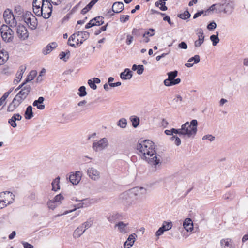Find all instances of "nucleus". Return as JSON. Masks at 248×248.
<instances>
[{"label": "nucleus", "mask_w": 248, "mask_h": 248, "mask_svg": "<svg viewBox=\"0 0 248 248\" xmlns=\"http://www.w3.org/2000/svg\"><path fill=\"white\" fill-rule=\"evenodd\" d=\"M138 154L141 158L146 160L149 164L156 166L161 163L155 150L154 143L149 140H143L137 146Z\"/></svg>", "instance_id": "f257e3e1"}, {"label": "nucleus", "mask_w": 248, "mask_h": 248, "mask_svg": "<svg viewBox=\"0 0 248 248\" xmlns=\"http://www.w3.org/2000/svg\"><path fill=\"white\" fill-rule=\"evenodd\" d=\"M198 122L193 119L190 123L186 122L181 125L183 137L194 138L197 132Z\"/></svg>", "instance_id": "f03ea898"}, {"label": "nucleus", "mask_w": 248, "mask_h": 248, "mask_svg": "<svg viewBox=\"0 0 248 248\" xmlns=\"http://www.w3.org/2000/svg\"><path fill=\"white\" fill-rule=\"evenodd\" d=\"M1 37L6 42H12L14 39V31L6 25H2L0 29Z\"/></svg>", "instance_id": "7ed1b4c3"}, {"label": "nucleus", "mask_w": 248, "mask_h": 248, "mask_svg": "<svg viewBox=\"0 0 248 248\" xmlns=\"http://www.w3.org/2000/svg\"><path fill=\"white\" fill-rule=\"evenodd\" d=\"M41 11L43 13L42 17L45 19L50 17L52 11V5L48 0H43L41 6Z\"/></svg>", "instance_id": "20e7f679"}, {"label": "nucleus", "mask_w": 248, "mask_h": 248, "mask_svg": "<svg viewBox=\"0 0 248 248\" xmlns=\"http://www.w3.org/2000/svg\"><path fill=\"white\" fill-rule=\"evenodd\" d=\"M23 18L26 23L30 27L31 29L34 30L36 28L37 26V19L31 12H27Z\"/></svg>", "instance_id": "39448f33"}, {"label": "nucleus", "mask_w": 248, "mask_h": 248, "mask_svg": "<svg viewBox=\"0 0 248 248\" xmlns=\"http://www.w3.org/2000/svg\"><path fill=\"white\" fill-rule=\"evenodd\" d=\"M3 18L5 22L10 26H16L17 24L15 16L11 10L9 9L5 10L3 13Z\"/></svg>", "instance_id": "423d86ee"}, {"label": "nucleus", "mask_w": 248, "mask_h": 248, "mask_svg": "<svg viewBox=\"0 0 248 248\" xmlns=\"http://www.w3.org/2000/svg\"><path fill=\"white\" fill-rule=\"evenodd\" d=\"M108 146V141L106 138H102L98 141L93 143L92 148L95 152L102 151L107 148Z\"/></svg>", "instance_id": "0eeeda50"}, {"label": "nucleus", "mask_w": 248, "mask_h": 248, "mask_svg": "<svg viewBox=\"0 0 248 248\" xmlns=\"http://www.w3.org/2000/svg\"><path fill=\"white\" fill-rule=\"evenodd\" d=\"M70 182L74 185H78L81 178V172L80 171H77L75 173L71 172L69 177Z\"/></svg>", "instance_id": "6e6552de"}, {"label": "nucleus", "mask_w": 248, "mask_h": 248, "mask_svg": "<svg viewBox=\"0 0 248 248\" xmlns=\"http://www.w3.org/2000/svg\"><path fill=\"white\" fill-rule=\"evenodd\" d=\"M87 175L93 180L96 181L100 177V172L93 167L89 168L87 171Z\"/></svg>", "instance_id": "1a4fd4ad"}, {"label": "nucleus", "mask_w": 248, "mask_h": 248, "mask_svg": "<svg viewBox=\"0 0 248 248\" xmlns=\"http://www.w3.org/2000/svg\"><path fill=\"white\" fill-rule=\"evenodd\" d=\"M172 227V224L171 222H167L164 221L163 225L160 227L155 233V235L159 237L163 234L164 232L170 230Z\"/></svg>", "instance_id": "9d476101"}, {"label": "nucleus", "mask_w": 248, "mask_h": 248, "mask_svg": "<svg viewBox=\"0 0 248 248\" xmlns=\"http://www.w3.org/2000/svg\"><path fill=\"white\" fill-rule=\"evenodd\" d=\"M17 33L19 38L25 40L29 36V33L26 28L22 25H19L17 28Z\"/></svg>", "instance_id": "9b49d317"}, {"label": "nucleus", "mask_w": 248, "mask_h": 248, "mask_svg": "<svg viewBox=\"0 0 248 248\" xmlns=\"http://www.w3.org/2000/svg\"><path fill=\"white\" fill-rule=\"evenodd\" d=\"M77 44L78 45L80 44H82L84 41L89 38L90 36V34L87 31H78L77 32Z\"/></svg>", "instance_id": "f8f14e48"}, {"label": "nucleus", "mask_w": 248, "mask_h": 248, "mask_svg": "<svg viewBox=\"0 0 248 248\" xmlns=\"http://www.w3.org/2000/svg\"><path fill=\"white\" fill-rule=\"evenodd\" d=\"M198 33L201 34V35H199L198 39L194 42V46L196 47L200 46L203 44L204 40V35L203 30L202 29L198 30Z\"/></svg>", "instance_id": "ddd939ff"}, {"label": "nucleus", "mask_w": 248, "mask_h": 248, "mask_svg": "<svg viewBox=\"0 0 248 248\" xmlns=\"http://www.w3.org/2000/svg\"><path fill=\"white\" fill-rule=\"evenodd\" d=\"M128 225V223H124L123 222L120 221L117 223L115 227H118V230L121 233H125L129 231L127 227Z\"/></svg>", "instance_id": "4468645a"}, {"label": "nucleus", "mask_w": 248, "mask_h": 248, "mask_svg": "<svg viewBox=\"0 0 248 248\" xmlns=\"http://www.w3.org/2000/svg\"><path fill=\"white\" fill-rule=\"evenodd\" d=\"M124 9V5L122 2H115L112 7V11L114 13H119Z\"/></svg>", "instance_id": "2eb2a0df"}, {"label": "nucleus", "mask_w": 248, "mask_h": 248, "mask_svg": "<svg viewBox=\"0 0 248 248\" xmlns=\"http://www.w3.org/2000/svg\"><path fill=\"white\" fill-rule=\"evenodd\" d=\"M45 98L43 97H39L37 100H35L33 102V106L36 107L38 109L43 110L45 108V105L43 104Z\"/></svg>", "instance_id": "dca6fc26"}, {"label": "nucleus", "mask_w": 248, "mask_h": 248, "mask_svg": "<svg viewBox=\"0 0 248 248\" xmlns=\"http://www.w3.org/2000/svg\"><path fill=\"white\" fill-rule=\"evenodd\" d=\"M132 76V71L128 68L125 69L124 71L120 74V78L123 80L130 79Z\"/></svg>", "instance_id": "f3484780"}, {"label": "nucleus", "mask_w": 248, "mask_h": 248, "mask_svg": "<svg viewBox=\"0 0 248 248\" xmlns=\"http://www.w3.org/2000/svg\"><path fill=\"white\" fill-rule=\"evenodd\" d=\"M200 61V56L198 55H195L193 57L189 58L187 61L188 63H186L185 66L187 67H191L193 66V64L191 63V62L194 61V63L197 64Z\"/></svg>", "instance_id": "a211bd4d"}, {"label": "nucleus", "mask_w": 248, "mask_h": 248, "mask_svg": "<svg viewBox=\"0 0 248 248\" xmlns=\"http://www.w3.org/2000/svg\"><path fill=\"white\" fill-rule=\"evenodd\" d=\"M57 46V44L56 42H52L50 44H48L45 48L43 49V53L44 55L49 54L51 52L53 49L56 48Z\"/></svg>", "instance_id": "6ab92c4d"}, {"label": "nucleus", "mask_w": 248, "mask_h": 248, "mask_svg": "<svg viewBox=\"0 0 248 248\" xmlns=\"http://www.w3.org/2000/svg\"><path fill=\"white\" fill-rule=\"evenodd\" d=\"M26 69V67L25 65H21L20 66L19 70L16 74V78L14 80V82L18 83L20 81Z\"/></svg>", "instance_id": "aec40b11"}, {"label": "nucleus", "mask_w": 248, "mask_h": 248, "mask_svg": "<svg viewBox=\"0 0 248 248\" xmlns=\"http://www.w3.org/2000/svg\"><path fill=\"white\" fill-rule=\"evenodd\" d=\"M227 5L226 7H223V8L221 9V12H224V13L230 15L231 14L233 11L234 9V4L232 2H231L230 3H227Z\"/></svg>", "instance_id": "412c9836"}, {"label": "nucleus", "mask_w": 248, "mask_h": 248, "mask_svg": "<svg viewBox=\"0 0 248 248\" xmlns=\"http://www.w3.org/2000/svg\"><path fill=\"white\" fill-rule=\"evenodd\" d=\"M8 58L9 55L7 51L3 49L0 51V65L4 64Z\"/></svg>", "instance_id": "4be33fe9"}, {"label": "nucleus", "mask_w": 248, "mask_h": 248, "mask_svg": "<svg viewBox=\"0 0 248 248\" xmlns=\"http://www.w3.org/2000/svg\"><path fill=\"white\" fill-rule=\"evenodd\" d=\"M183 226L187 231H191L193 230V222L190 218H186L183 222Z\"/></svg>", "instance_id": "5701e85b"}, {"label": "nucleus", "mask_w": 248, "mask_h": 248, "mask_svg": "<svg viewBox=\"0 0 248 248\" xmlns=\"http://www.w3.org/2000/svg\"><path fill=\"white\" fill-rule=\"evenodd\" d=\"M31 91V87L29 85H26L24 86L21 90L18 93L21 96H22L25 99L29 94Z\"/></svg>", "instance_id": "b1692460"}, {"label": "nucleus", "mask_w": 248, "mask_h": 248, "mask_svg": "<svg viewBox=\"0 0 248 248\" xmlns=\"http://www.w3.org/2000/svg\"><path fill=\"white\" fill-rule=\"evenodd\" d=\"M220 244L223 248H234L230 239H223L220 241Z\"/></svg>", "instance_id": "393cba45"}, {"label": "nucleus", "mask_w": 248, "mask_h": 248, "mask_svg": "<svg viewBox=\"0 0 248 248\" xmlns=\"http://www.w3.org/2000/svg\"><path fill=\"white\" fill-rule=\"evenodd\" d=\"M24 115L25 118L28 120L31 119L33 116L32 106H29L27 107Z\"/></svg>", "instance_id": "a878e982"}, {"label": "nucleus", "mask_w": 248, "mask_h": 248, "mask_svg": "<svg viewBox=\"0 0 248 248\" xmlns=\"http://www.w3.org/2000/svg\"><path fill=\"white\" fill-rule=\"evenodd\" d=\"M85 232V230H83V228L80 226L78 227L73 232V237L75 238L79 237Z\"/></svg>", "instance_id": "bb28decb"}, {"label": "nucleus", "mask_w": 248, "mask_h": 248, "mask_svg": "<svg viewBox=\"0 0 248 248\" xmlns=\"http://www.w3.org/2000/svg\"><path fill=\"white\" fill-rule=\"evenodd\" d=\"M60 177H56L52 182V190L54 191H56L57 190L59 189L60 188Z\"/></svg>", "instance_id": "cd10ccee"}, {"label": "nucleus", "mask_w": 248, "mask_h": 248, "mask_svg": "<svg viewBox=\"0 0 248 248\" xmlns=\"http://www.w3.org/2000/svg\"><path fill=\"white\" fill-rule=\"evenodd\" d=\"M15 12V17H20L24 16L23 9L20 6H16L15 7L14 9Z\"/></svg>", "instance_id": "c85d7f7f"}, {"label": "nucleus", "mask_w": 248, "mask_h": 248, "mask_svg": "<svg viewBox=\"0 0 248 248\" xmlns=\"http://www.w3.org/2000/svg\"><path fill=\"white\" fill-rule=\"evenodd\" d=\"M130 120L132 122V124L133 127L136 128L140 124V118L136 116H132L130 118Z\"/></svg>", "instance_id": "c756f323"}, {"label": "nucleus", "mask_w": 248, "mask_h": 248, "mask_svg": "<svg viewBox=\"0 0 248 248\" xmlns=\"http://www.w3.org/2000/svg\"><path fill=\"white\" fill-rule=\"evenodd\" d=\"M25 99L22 96H21L18 93L16 95V96L13 99V103H16L19 106L20 104Z\"/></svg>", "instance_id": "7c9ffc66"}, {"label": "nucleus", "mask_w": 248, "mask_h": 248, "mask_svg": "<svg viewBox=\"0 0 248 248\" xmlns=\"http://www.w3.org/2000/svg\"><path fill=\"white\" fill-rule=\"evenodd\" d=\"M93 220L92 218H90L89 219H88L87 221L82 224L81 226L83 228H84V230H85V231L86 230L88 229V228H90L92 226V225L93 224Z\"/></svg>", "instance_id": "2f4dec72"}, {"label": "nucleus", "mask_w": 248, "mask_h": 248, "mask_svg": "<svg viewBox=\"0 0 248 248\" xmlns=\"http://www.w3.org/2000/svg\"><path fill=\"white\" fill-rule=\"evenodd\" d=\"M121 216L118 213H114L110 215L108 218V220L109 222L113 223L117 220L119 219Z\"/></svg>", "instance_id": "473e14b6"}, {"label": "nucleus", "mask_w": 248, "mask_h": 248, "mask_svg": "<svg viewBox=\"0 0 248 248\" xmlns=\"http://www.w3.org/2000/svg\"><path fill=\"white\" fill-rule=\"evenodd\" d=\"M216 35H212L210 37V39L212 42L213 46H216L217 44L219 42V39L218 38V32H216Z\"/></svg>", "instance_id": "72a5a7b5"}, {"label": "nucleus", "mask_w": 248, "mask_h": 248, "mask_svg": "<svg viewBox=\"0 0 248 248\" xmlns=\"http://www.w3.org/2000/svg\"><path fill=\"white\" fill-rule=\"evenodd\" d=\"M70 54V52L69 51H67L66 52L62 51L59 54L60 58L66 62L69 59Z\"/></svg>", "instance_id": "f704fd0d"}, {"label": "nucleus", "mask_w": 248, "mask_h": 248, "mask_svg": "<svg viewBox=\"0 0 248 248\" xmlns=\"http://www.w3.org/2000/svg\"><path fill=\"white\" fill-rule=\"evenodd\" d=\"M190 16L189 12L187 10H186L184 11L183 13L178 14V17L182 19L186 20L189 18L190 17Z\"/></svg>", "instance_id": "c9c22d12"}, {"label": "nucleus", "mask_w": 248, "mask_h": 248, "mask_svg": "<svg viewBox=\"0 0 248 248\" xmlns=\"http://www.w3.org/2000/svg\"><path fill=\"white\" fill-rule=\"evenodd\" d=\"M19 105L16 103H13V100L12 101L11 103L9 105L7 108V111L8 112H13L15 109H16Z\"/></svg>", "instance_id": "e433bc0d"}, {"label": "nucleus", "mask_w": 248, "mask_h": 248, "mask_svg": "<svg viewBox=\"0 0 248 248\" xmlns=\"http://www.w3.org/2000/svg\"><path fill=\"white\" fill-rule=\"evenodd\" d=\"M231 2V0H221V2L219 3V7L218 8V11L219 12H221V9L223 8V7H226L227 5V3H230Z\"/></svg>", "instance_id": "4c0bfd02"}, {"label": "nucleus", "mask_w": 248, "mask_h": 248, "mask_svg": "<svg viewBox=\"0 0 248 248\" xmlns=\"http://www.w3.org/2000/svg\"><path fill=\"white\" fill-rule=\"evenodd\" d=\"M37 72L36 71H31L30 73V74L28 75L27 78H26L25 81L26 82H28L34 79L36 75Z\"/></svg>", "instance_id": "58836bf2"}, {"label": "nucleus", "mask_w": 248, "mask_h": 248, "mask_svg": "<svg viewBox=\"0 0 248 248\" xmlns=\"http://www.w3.org/2000/svg\"><path fill=\"white\" fill-rule=\"evenodd\" d=\"M6 194H9L10 196L12 198L13 200H14V197H15V195L12 192L7 191L1 192L0 193V199L6 200L5 198V195Z\"/></svg>", "instance_id": "ea45409f"}, {"label": "nucleus", "mask_w": 248, "mask_h": 248, "mask_svg": "<svg viewBox=\"0 0 248 248\" xmlns=\"http://www.w3.org/2000/svg\"><path fill=\"white\" fill-rule=\"evenodd\" d=\"M118 126L122 128H124L127 125V120L125 118H121L119 120L117 124Z\"/></svg>", "instance_id": "a19ab883"}, {"label": "nucleus", "mask_w": 248, "mask_h": 248, "mask_svg": "<svg viewBox=\"0 0 248 248\" xmlns=\"http://www.w3.org/2000/svg\"><path fill=\"white\" fill-rule=\"evenodd\" d=\"M79 92L78 94L80 97H84L87 95L86 88L84 86H82L78 89Z\"/></svg>", "instance_id": "79ce46f5"}, {"label": "nucleus", "mask_w": 248, "mask_h": 248, "mask_svg": "<svg viewBox=\"0 0 248 248\" xmlns=\"http://www.w3.org/2000/svg\"><path fill=\"white\" fill-rule=\"evenodd\" d=\"M170 140L172 141H174V144L177 146H179L181 143V140L176 135H173L170 138Z\"/></svg>", "instance_id": "37998d69"}, {"label": "nucleus", "mask_w": 248, "mask_h": 248, "mask_svg": "<svg viewBox=\"0 0 248 248\" xmlns=\"http://www.w3.org/2000/svg\"><path fill=\"white\" fill-rule=\"evenodd\" d=\"M93 19H97L94 21L95 26H100L104 23V17L102 16H97Z\"/></svg>", "instance_id": "c03bdc74"}, {"label": "nucleus", "mask_w": 248, "mask_h": 248, "mask_svg": "<svg viewBox=\"0 0 248 248\" xmlns=\"http://www.w3.org/2000/svg\"><path fill=\"white\" fill-rule=\"evenodd\" d=\"M47 205L49 209L51 210H54L56 206H57V203H56L53 200H49L47 202Z\"/></svg>", "instance_id": "a18cd8bd"}, {"label": "nucleus", "mask_w": 248, "mask_h": 248, "mask_svg": "<svg viewBox=\"0 0 248 248\" xmlns=\"http://www.w3.org/2000/svg\"><path fill=\"white\" fill-rule=\"evenodd\" d=\"M64 199L63 196L61 194H59L56 195L54 199L53 200L56 203L60 204L61 203V201Z\"/></svg>", "instance_id": "49530a36"}, {"label": "nucleus", "mask_w": 248, "mask_h": 248, "mask_svg": "<svg viewBox=\"0 0 248 248\" xmlns=\"http://www.w3.org/2000/svg\"><path fill=\"white\" fill-rule=\"evenodd\" d=\"M84 202H81V203H79L78 204H77L75 206V208L73 210H70V211H66L65 212H64L63 213V214L62 215H66V214H67L70 212H72V211H75L77 209H78V208H82V207H84Z\"/></svg>", "instance_id": "de8ad7c7"}, {"label": "nucleus", "mask_w": 248, "mask_h": 248, "mask_svg": "<svg viewBox=\"0 0 248 248\" xmlns=\"http://www.w3.org/2000/svg\"><path fill=\"white\" fill-rule=\"evenodd\" d=\"M77 37V32L73 34L72 35H71L70 36V37L68 39V44L69 46H70L73 47H76V46L75 44H72V43H70V42L71 40L74 41Z\"/></svg>", "instance_id": "09e8293b"}, {"label": "nucleus", "mask_w": 248, "mask_h": 248, "mask_svg": "<svg viewBox=\"0 0 248 248\" xmlns=\"http://www.w3.org/2000/svg\"><path fill=\"white\" fill-rule=\"evenodd\" d=\"M6 200L0 199V209L4 208L7 206V205H9L13 203V201H9L7 204H6Z\"/></svg>", "instance_id": "8fccbe9b"}, {"label": "nucleus", "mask_w": 248, "mask_h": 248, "mask_svg": "<svg viewBox=\"0 0 248 248\" xmlns=\"http://www.w3.org/2000/svg\"><path fill=\"white\" fill-rule=\"evenodd\" d=\"M167 75L168 76V78L173 79L177 76L178 71L177 70H174L173 71L167 73Z\"/></svg>", "instance_id": "3c124183"}, {"label": "nucleus", "mask_w": 248, "mask_h": 248, "mask_svg": "<svg viewBox=\"0 0 248 248\" xmlns=\"http://www.w3.org/2000/svg\"><path fill=\"white\" fill-rule=\"evenodd\" d=\"M33 12L38 16H42L43 13H42L41 7H33Z\"/></svg>", "instance_id": "603ef678"}, {"label": "nucleus", "mask_w": 248, "mask_h": 248, "mask_svg": "<svg viewBox=\"0 0 248 248\" xmlns=\"http://www.w3.org/2000/svg\"><path fill=\"white\" fill-rule=\"evenodd\" d=\"M235 192L232 191L226 193L224 197L225 199H230L232 200L234 198Z\"/></svg>", "instance_id": "864d4df0"}, {"label": "nucleus", "mask_w": 248, "mask_h": 248, "mask_svg": "<svg viewBox=\"0 0 248 248\" xmlns=\"http://www.w3.org/2000/svg\"><path fill=\"white\" fill-rule=\"evenodd\" d=\"M132 34L136 37H139L141 35L140 29L134 28L132 31Z\"/></svg>", "instance_id": "5fc2aeb1"}, {"label": "nucleus", "mask_w": 248, "mask_h": 248, "mask_svg": "<svg viewBox=\"0 0 248 248\" xmlns=\"http://www.w3.org/2000/svg\"><path fill=\"white\" fill-rule=\"evenodd\" d=\"M219 3H217L215 4H213L212 6L210 7V8L205 11V13L208 12L209 11H213L215 9L218 11V8L219 7Z\"/></svg>", "instance_id": "6e6d98bb"}, {"label": "nucleus", "mask_w": 248, "mask_h": 248, "mask_svg": "<svg viewBox=\"0 0 248 248\" xmlns=\"http://www.w3.org/2000/svg\"><path fill=\"white\" fill-rule=\"evenodd\" d=\"M172 136L173 134H178L180 136L183 137V132L181 128L180 129L172 128Z\"/></svg>", "instance_id": "4d7b16f0"}, {"label": "nucleus", "mask_w": 248, "mask_h": 248, "mask_svg": "<svg viewBox=\"0 0 248 248\" xmlns=\"http://www.w3.org/2000/svg\"><path fill=\"white\" fill-rule=\"evenodd\" d=\"M215 137L214 136H213L212 135H210V134L204 135L202 137V140H208L210 141H214L215 140Z\"/></svg>", "instance_id": "13d9d810"}, {"label": "nucleus", "mask_w": 248, "mask_h": 248, "mask_svg": "<svg viewBox=\"0 0 248 248\" xmlns=\"http://www.w3.org/2000/svg\"><path fill=\"white\" fill-rule=\"evenodd\" d=\"M96 19H91L90 22L89 23H88L86 26H85V28L86 29H89V28H90L93 26H95V25L96 24L94 23V21L96 20Z\"/></svg>", "instance_id": "bf43d9fd"}, {"label": "nucleus", "mask_w": 248, "mask_h": 248, "mask_svg": "<svg viewBox=\"0 0 248 248\" xmlns=\"http://www.w3.org/2000/svg\"><path fill=\"white\" fill-rule=\"evenodd\" d=\"M216 27L217 24L214 21L210 22L207 26V28L210 31L214 30Z\"/></svg>", "instance_id": "052dcab7"}, {"label": "nucleus", "mask_w": 248, "mask_h": 248, "mask_svg": "<svg viewBox=\"0 0 248 248\" xmlns=\"http://www.w3.org/2000/svg\"><path fill=\"white\" fill-rule=\"evenodd\" d=\"M88 84L90 86V87L93 90H96L97 89V86L92 79H89L88 81Z\"/></svg>", "instance_id": "680f3d73"}, {"label": "nucleus", "mask_w": 248, "mask_h": 248, "mask_svg": "<svg viewBox=\"0 0 248 248\" xmlns=\"http://www.w3.org/2000/svg\"><path fill=\"white\" fill-rule=\"evenodd\" d=\"M129 19L128 15H122L120 18V21L122 23H125Z\"/></svg>", "instance_id": "e2e57ef3"}, {"label": "nucleus", "mask_w": 248, "mask_h": 248, "mask_svg": "<svg viewBox=\"0 0 248 248\" xmlns=\"http://www.w3.org/2000/svg\"><path fill=\"white\" fill-rule=\"evenodd\" d=\"M22 116L19 113L14 114L11 117L15 121H20L22 119Z\"/></svg>", "instance_id": "0e129e2a"}, {"label": "nucleus", "mask_w": 248, "mask_h": 248, "mask_svg": "<svg viewBox=\"0 0 248 248\" xmlns=\"http://www.w3.org/2000/svg\"><path fill=\"white\" fill-rule=\"evenodd\" d=\"M137 73L139 75H141L143 73L144 71V66L143 65H139L138 68L137 69Z\"/></svg>", "instance_id": "69168bd1"}, {"label": "nucleus", "mask_w": 248, "mask_h": 248, "mask_svg": "<svg viewBox=\"0 0 248 248\" xmlns=\"http://www.w3.org/2000/svg\"><path fill=\"white\" fill-rule=\"evenodd\" d=\"M178 47L181 49H186L187 48V45L185 42H181L179 44Z\"/></svg>", "instance_id": "338daca9"}, {"label": "nucleus", "mask_w": 248, "mask_h": 248, "mask_svg": "<svg viewBox=\"0 0 248 248\" xmlns=\"http://www.w3.org/2000/svg\"><path fill=\"white\" fill-rule=\"evenodd\" d=\"M164 84L166 86H172V80L171 79H170L169 78H168L167 79L164 80Z\"/></svg>", "instance_id": "774afa93"}]
</instances>
